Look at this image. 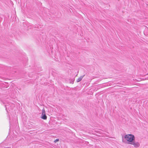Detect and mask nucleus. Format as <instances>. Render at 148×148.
Returning <instances> with one entry per match:
<instances>
[{"label":"nucleus","mask_w":148,"mask_h":148,"mask_svg":"<svg viewBox=\"0 0 148 148\" xmlns=\"http://www.w3.org/2000/svg\"><path fill=\"white\" fill-rule=\"evenodd\" d=\"M4 103L5 104V106L6 110L8 114L9 115L10 124L11 125L12 124V121L11 119V117L10 114H11L10 112H13L12 111L14 108V104L11 103H8L6 104L5 102H4Z\"/></svg>","instance_id":"obj_1"},{"label":"nucleus","mask_w":148,"mask_h":148,"mask_svg":"<svg viewBox=\"0 0 148 148\" xmlns=\"http://www.w3.org/2000/svg\"><path fill=\"white\" fill-rule=\"evenodd\" d=\"M125 138L128 141V143L130 144L135 139L134 136L132 134H128L125 136Z\"/></svg>","instance_id":"obj_2"},{"label":"nucleus","mask_w":148,"mask_h":148,"mask_svg":"<svg viewBox=\"0 0 148 148\" xmlns=\"http://www.w3.org/2000/svg\"><path fill=\"white\" fill-rule=\"evenodd\" d=\"M41 118L44 120L46 119H47V116L45 114V112L44 109L42 110V114Z\"/></svg>","instance_id":"obj_3"},{"label":"nucleus","mask_w":148,"mask_h":148,"mask_svg":"<svg viewBox=\"0 0 148 148\" xmlns=\"http://www.w3.org/2000/svg\"><path fill=\"white\" fill-rule=\"evenodd\" d=\"M130 144L133 145L135 147H138L140 145L139 143L138 142H135L134 140Z\"/></svg>","instance_id":"obj_4"},{"label":"nucleus","mask_w":148,"mask_h":148,"mask_svg":"<svg viewBox=\"0 0 148 148\" xmlns=\"http://www.w3.org/2000/svg\"><path fill=\"white\" fill-rule=\"evenodd\" d=\"M84 75L81 76L77 79V82H80L82 79Z\"/></svg>","instance_id":"obj_5"},{"label":"nucleus","mask_w":148,"mask_h":148,"mask_svg":"<svg viewBox=\"0 0 148 148\" xmlns=\"http://www.w3.org/2000/svg\"><path fill=\"white\" fill-rule=\"evenodd\" d=\"M59 141V139H56L54 141L55 142H56L57 141Z\"/></svg>","instance_id":"obj_6"},{"label":"nucleus","mask_w":148,"mask_h":148,"mask_svg":"<svg viewBox=\"0 0 148 148\" xmlns=\"http://www.w3.org/2000/svg\"><path fill=\"white\" fill-rule=\"evenodd\" d=\"M37 27V28H39V27Z\"/></svg>","instance_id":"obj_7"}]
</instances>
